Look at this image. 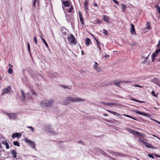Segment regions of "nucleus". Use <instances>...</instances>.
Here are the masks:
<instances>
[{
    "label": "nucleus",
    "instance_id": "obj_1",
    "mask_svg": "<svg viewBox=\"0 0 160 160\" xmlns=\"http://www.w3.org/2000/svg\"><path fill=\"white\" fill-rule=\"evenodd\" d=\"M54 102V100L52 99H46L42 100L39 103L40 105L43 107H52Z\"/></svg>",
    "mask_w": 160,
    "mask_h": 160
},
{
    "label": "nucleus",
    "instance_id": "obj_2",
    "mask_svg": "<svg viewBox=\"0 0 160 160\" xmlns=\"http://www.w3.org/2000/svg\"><path fill=\"white\" fill-rule=\"evenodd\" d=\"M66 100L68 102L71 101L73 102H83L85 101V100L82 98L71 97L66 98Z\"/></svg>",
    "mask_w": 160,
    "mask_h": 160
},
{
    "label": "nucleus",
    "instance_id": "obj_3",
    "mask_svg": "<svg viewBox=\"0 0 160 160\" xmlns=\"http://www.w3.org/2000/svg\"><path fill=\"white\" fill-rule=\"evenodd\" d=\"M68 39L69 42L75 45L76 44L75 38L74 36L72 34H70L68 37Z\"/></svg>",
    "mask_w": 160,
    "mask_h": 160
},
{
    "label": "nucleus",
    "instance_id": "obj_4",
    "mask_svg": "<svg viewBox=\"0 0 160 160\" xmlns=\"http://www.w3.org/2000/svg\"><path fill=\"white\" fill-rule=\"evenodd\" d=\"M5 113L6 114L10 119L15 120L17 119V114L14 113H8V112H5Z\"/></svg>",
    "mask_w": 160,
    "mask_h": 160
},
{
    "label": "nucleus",
    "instance_id": "obj_5",
    "mask_svg": "<svg viewBox=\"0 0 160 160\" xmlns=\"http://www.w3.org/2000/svg\"><path fill=\"white\" fill-rule=\"evenodd\" d=\"M25 141L26 143H28V145L32 148H35V144L33 141L27 138H25Z\"/></svg>",
    "mask_w": 160,
    "mask_h": 160
},
{
    "label": "nucleus",
    "instance_id": "obj_6",
    "mask_svg": "<svg viewBox=\"0 0 160 160\" xmlns=\"http://www.w3.org/2000/svg\"><path fill=\"white\" fill-rule=\"evenodd\" d=\"M11 90V88L10 86H8L2 90V95H4L10 93Z\"/></svg>",
    "mask_w": 160,
    "mask_h": 160
},
{
    "label": "nucleus",
    "instance_id": "obj_7",
    "mask_svg": "<svg viewBox=\"0 0 160 160\" xmlns=\"http://www.w3.org/2000/svg\"><path fill=\"white\" fill-rule=\"evenodd\" d=\"M127 130L129 133L135 135H140L139 132L138 131L133 130L129 128H127Z\"/></svg>",
    "mask_w": 160,
    "mask_h": 160
},
{
    "label": "nucleus",
    "instance_id": "obj_8",
    "mask_svg": "<svg viewBox=\"0 0 160 160\" xmlns=\"http://www.w3.org/2000/svg\"><path fill=\"white\" fill-rule=\"evenodd\" d=\"M99 64L96 62H95V65L93 66L94 69L98 72H100L101 71V68L98 67Z\"/></svg>",
    "mask_w": 160,
    "mask_h": 160
},
{
    "label": "nucleus",
    "instance_id": "obj_9",
    "mask_svg": "<svg viewBox=\"0 0 160 160\" xmlns=\"http://www.w3.org/2000/svg\"><path fill=\"white\" fill-rule=\"evenodd\" d=\"M135 112L139 114L142 116H145L147 117H148L149 116V114L148 113L142 112L138 111H135Z\"/></svg>",
    "mask_w": 160,
    "mask_h": 160
},
{
    "label": "nucleus",
    "instance_id": "obj_10",
    "mask_svg": "<svg viewBox=\"0 0 160 160\" xmlns=\"http://www.w3.org/2000/svg\"><path fill=\"white\" fill-rule=\"evenodd\" d=\"M131 29H130L131 33L133 34H136L135 29L134 26L133 24L131 23Z\"/></svg>",
    "mask_w": 160,
    "mask_h": 160
},
{
    "label": "nucleus",
    "instance_id": "obj_11",
    "mask_svg": "<svg viewBox=\"0 0 160 160\" xmlns=\"http://www.w3.org/2000/svg\"><path fill=\"white\" fill-rule=\"evenodd\" d=\"M144 144L146 146V147H147L148 148H152V149H156V147L152 145L150 143H147L146 142H145Z\"/></svg>",
    "mask_w": 160,
    "mask_h": 160
},
{
    "label": "nucleus",
    "instance_id": "obj_12",
    "mask_svg": "<svg viewBox=\"0 0 160 160\" xmlns=\"http://www.w3.org/2000/svg\"><path fill=\"white\" fill-rule=\"evenodd\" d=\"M111 153L112 154H113V155H114L116 156H120L122 157H123L125 156V155L124 154L120 153L119 152H111Z\"/></svg>",
    "mask_w": 160,
    "mask_h": 160
},
{
    "label": "nucleus",
    "instance_id": "obj_13",
    "mask_svg": "<svg viewBox=\"0 0 160 160\" xmlns=\"http://www.w3.org/2000/svg\"><path fill=\"white\" fill-rule=\"evenodd\" d=\"M21 92L22 93V96L21 97V100L22 101H25V95L24 93V92L23 90H21Z\"/></svg>",
    "mask_w": 160,
    "mask_h": 160
},
{
    "label": "nucleus",
    "instance_id": "obj_14",
    "mask_svg": "<svg viewBox=\"0 0 160 160\" xmlns=\"http://www.w3.org/2000/svg\"><path fill=\"white\" fill-rule=\"evenodd\" d=\"M152 82L157 85L159 86L160 87V81H159L158 79L154 78H153L152 80Z\"/></svg>",
    "mask_w": 160,
    "mask_h": 160
},
{
    "label": "nucleus",
    "instance_id": "obj_15",
    "mask_svg": "<svg viewBox=\"0 0 160 160\" xmlns=\"http://www.w3.org/2000/svg\"><path fill=\"white\" fill-rule=\"evenodd\" d=\"M11 153L12 155V157L14 158H16L17 157V155L18 153L15 150H12L11 151Z\"/></svg>",
    "mask_w": 160,
    "mask_h": 160
},
{
    "label": "nucleus",
    "instance_id": "obj_16",
    "mask_svg": "<svg viewBox=\"0 0 160 160\" xmlns=\"http://www.w3.org/2000/svg\"><path fill=\"white\" fill-rule=\"evenodd\" d=\"M21 136V134L19 133H13L12 135V137L13 138H15L16 137L19 138Z\"/></svg>",
    "mask_w": 160,
    "mask_h": 160
},
{
    "label": "nucleus",
    "instance_id": "obj_17",
    "mask_svg": "<svg viewBox=\"0 0 160 160\" xmlns=\"http://www.w3.org/2000/svg\"><path fill=\"white\" fill-rule=\"evenodd\" d=\"M62 4H63L64 6L67 7H68L70 5L68 1H62Z\"/></svg>",
    "mask_w": 160,
    "mask_h": 160
},
{
    "label": "nucleus",
    "instance_id": "obj_18",
    "mask_svg": "<svg viewBox=\"0 0 160 160\" xmlns=\"http://www.w3.org/2000/svg\"><path fill=\"white\" fill-rule=\"evenodd\" d=\"M88 2L87 0H85L84 2V7L86 10L88 9Z\"/></svg>",
    "mask_w": 160,
    "mask_h": 160
},
{
    "label": "nucleus",
    "instance_id": "obj_19",
    "mask_svg": "<svg viewBox=\"0 0 160 160\" xmlns=\"http://www.w3.org/2000/svg\"><path fill=\"white\" fill-rule=\"evenodd\" d=\"M2 143L6 146V148L7 149H8L9 148V145L8 144L7 140H5L4 141H2Z\"/></svg>",
    "mask_w": 160,
    "mask_h": 160
},
{
    "label": "nucleus",
    "instance_id": "obj_20",
    "mask_svg": "<svg viewBox=\"0 0 160 160\" xmlns=\"http://www.w3.org/2000/svg\"><path fill=\"white\" fill-rule=\"evenodd\" d=\"M91 42V40L90 39L88 38H87L85 39V43L86 46H88Z\"/></svg>",
    "mask_w": 160,
    "mask_h": 160
},
{
    "label": "nucleus",
    "instance_id": "obj_21",
    "mask_svg": "<svg viewBox=\"0 0 160 160\" xmlns=\"http://www.w3.org/2000/svg\"><path fill=\"white\" fill-rule=\"evenodd\" d=\"M79 13L80 21L81 22L82 24H83L84 23V21L83 20V18L82 17V13L80 12H79Z\"/></svg>",
    "mask_w": 160,
    "mask_h": 160
},
{
    "label": "nucleus",
    "instance_id": "obj_22",
    "mask_svg": "<svg viewBox=\"0 0 160 160\" xmlns=\"http://www.w3.org/2000/svg\"><path fill=\"white\" fill-rule=\"evenodd\" d=\"M107 111L108 112H109L110 113H111L112 114L114 115H116V116H120L121 115L120 114L116 113L114 112L110 111L109 110H107Z\"/></svg>",
    "mask_w": 160,
    "mask_h": 160
},
{
    "label": "nucleus",
    "instance_id": "obj_23",
    "mask_svg": "<svg viewBox=\"0 0 160 160\" xmlns=\"http://www.w3.org/2000/svg\"><path fill=\"white\" fill-rule=\"evenodd\" d=\"M101 103L103 104L104 105H105L107 106H112L114 105L115 104L114 103H110L108 102H100Z\"/></svg>",
    "mask_w": 160,
    "mask_h": 160
},
{
    "label": "nucleus",
    "instance_id": "obj_24",
    "mask_svg": "<svg viewBox=\"0 0 160 160\" xmlns=\"http://www.w3.org/2000/svg\"><path fill=\"white\" fill-rule=\"evenodd\" d=\"M147 27L145 28V30H148L151 28V26L149 22H147Z\"/></svg>",
    "mask_w": 160,
    "mask_h": 160
},
{
    "label": "nucleus",
    "instance_id": "obj_25",
    "mask_svg": "<svg viewBox=\"0 0 160 160\" xmlns=\"http://www.w3.org/2000/svg\"><path fill=\"white\" fill-rule=\"evenodd\" d=\"M157 55H156V54L155 53H153L152 55V61L153 62H154L155 60V58L156 56Z\"/></svg>",
    "mask_w": 160,
    "mask_h": 160
},
{
    "label": "nucleus",
    "instance_id": "obj_26",
    "mask_svg": "<svg viewBox=\"0 0 160 160\" xmlns=\"http://www.w3.org/2000/svg\"><path fill=\"white\" fill-rule=\"evenodd\" d=\"M104 20L106 22H108L109 20L108 17L107 16H104L103 17Z\"/></svg>",
    "mask_w": 160,
    "mask_h": 160
},
{
    "label": "nucleus",
    "instance_id": "obj_27",
    "mask_svg": "<svg viewBox=\"0 0 160 160\" xmlns=\"http://www.w3.org/2000/svg\"><path fill=\"white\" fill-rule=\"evenodd\" d=\"M121 6L122 9V11L123 12H124V11L126 8V5L123 4H121Z\"/></svg>",
    "mask_w": 160,
    "mask_h": 160
},
{
    "label": "nucleus",
    "instance_id": "obj_28",
    "mask_svg": "<svg viewBox=\"0 0 160 160\" xmlns=\"http://www.w3.org/2000/svg\"><path fill=\"white\" fill-rule=\"evenodd\" d=\"M124 116H126V117H128L129 118H132L133 119H134V120H137V119L132 117L131 116H130V115H127V114H123Z\"/></svg>",
    "mask_w": 160,
    "mask_h": 160
},
{
    "label": "nucleus",
    "instance_id": "obj_29",
    "mask_svg": "<svg viewBox=\"0 0 160 160\" xmlns=\"http://www.w3.org/2000/svg\"><path fill=\"white\" fill-rule=\"evenodd\" d=\"M39 3V0H34V1L33 2V3L32 4V6L33 7H35V4L36 3Z\"/></svg>",
    "mask_w": 160,
    "mask_h": 160
},
{
    "label": "nucleus",
    "instance_id": "obj_30",
    "mask_svg": "<svg viewBox=\"0 0 160 160\" xmlns=\"http://www.w3.org/2000/svg\"><path fill=\"white\" fill-rule=\"evenodd\" d=\"M155 8L157 9V11L160 14V7L158 5H156L155 6Z\"/></svg>",
    "mask_w": 160,
    "mask_h": 160
},
{
    "label": "nucleus",
    "instance_id": "obj_31",
    "mask_svg": "<svg viewBox=\"0 0 160 160\" xmlns=\"http://www.w3.org/2000/svg\"><path fill=\"white\" fill-rule=\"evenodd\" d=\"M13 144L17 146H20L19 143L18 141H14L13 142Z\"/></svg>",
    "mask_w": 160,
    "mask_h": 160
},
{
    "label": "nucleus",
    "instance_id": "obj_32",
    "mask_svg": "<svg viewBox=\"0 0 160 160\" xmlns=\"http://www.w3.org/2000/svg\"><path fill=\"white\" fill-rule=\"evenodd\" d=\"M103 154L106 157H108L110 160L111 159V158H112V157H111L108 154H107L106 153L104 152H103Z\"/></svg>",
    "mask_w": 160,
    "mask_h": 160
},
{
    "label": "nucleus",
    "instance_id": "obj_33",
    "mask_svg": "<svg viewBox=\"0 0 160 160\" xmlns=\"http://www.w3.org/2000/svg\"><path fill=\"white\" fill-rule=\"evenodd\" d=\"M8 72L9 73L11 74L12 73L13 71L11 68H9L8 70Z\"/></svg>",
    "mask_w": 160,
    "mask_h": 160
},
{
    "label": "nucleus",
    "instance_id": "obj_34",
    "mask_svg": "<svg viewBox=\"0 0 160 160\" xmlns=\"http://www.w3.org/2000/svg\"><path fill=\"white\" fill-rule=\"evenodd\" d=\"M42 41L43 42V43H44V44L47 47V48H49V46L48 45V44H47V43L46 42V41L45 40H43Z\"/></svg>",
    "mask_w": 160,
    "mask_h": 160
},
{
    "label": "nucleus",
    "instance_id": "obj_35",
    "mask_svg": "<svg viewBox=\"0 0 160 160\" xmlns=\"http://www.w3.org/2000/svg\"><path fill=\"white\" fill-rule=\"evenodd\" d=\"M73 10V8L72 6H71L70 8L69 9L68 11V12H72Z\"/></svg>",
    "mask_w": 160,
    "mask_h": 160
},
{
    "label": "nucleus",
    "instance_id": "obj_36",
    "mask_svg": "<svg viewBox=\"0 0 160 160\" xmlns=\"http://www.w3.org/2000/svg\"><path fill=\"white\" fill-rule=\"evenodd\" d=\"M120 82H114V84L117 86H118V87H120Z\"/></svg>",
    "mask_w": 160,
    "mask_h": 160
},
{
    "label": "nucleus",
    "instance_id": "obj_37",
    "mask_svg": "<svg viewBox=\"0 0 160 160\" xmlns=\"http://www.w3.org/2000/svg\"><path fill=\"white\" fill-rule=\"evenodd\" d=\"M103 33L105 35H108V32H107V31L105 29H103Z\"/></svg>",
    "mask_w": 160,
    "mask_h": 160
},
{
    "label": "nucleus",
    "instance_id": "obj_38",
    "mask_svg": "<svg viewBox=\"0 0 160 160\" xmlns=\"http://www.w3.org/2000/svg\"><path fill=\"white\" fill-rule=\"evenodd\" d=\"M28 128H30V130L32 132H33L34 131V128L31 126H28L27 127Z\"/></svg>",
    "mask_w": 160,
    "mask_h": 160
},
{
    "label": "nucleus",
    "instance_id": "obj_39",
    "mask_svg": "<svg viewBox=\"0 0 160 160\" xmlns=\"http://www.w3.org/2000/svg\"><path fill=\"white\" fill-rule=\"evenodd\" d=\"M27 95L28 97L27 98L29 100L31 99V97L29 93H28Z\"/></svg>",
    "mask_w": 160,
    "mask_h": 160
},
{
    "label": "nucleus",
    "instance_id": "obj_40",
    "mask_svg": "<svg viewBox=\"0 0 160 160\" xmlns=\"http://www.w3.org/2000/svg\"><path fill=\"white\" fill-rule=\"evenodd\" d=\"M134 86L136 87H138L140 88H142L143 86H142L139 85L138 84H134Z\"/></svg>",
    "mask_w": 160,
    "mask_h": 160
},
{
    "label": "nucleus",
    "instance_id": "obj_41",
    "mask_svg": "<svg viewBox=\"0 0 160 160\" xmlns=\"http://www.w3.org/2000/svg\"><path fill=\"white\" fill-rule=\"evenodd\" d=\"M28 51L30 53H31L30 44L28 42Z\"/></svg>",
    "mask_w": 160,
    "mask_h": 160
},
{
    "label": "nucleus",
    "instance_id": "obj_42",
    "mask_svg": "<svg viewBox=\"0 0 160 160\" xmlns=\"http://www.w3.org/2000/svg\"><path fill=\"white\" fill-rule=\"evenodd\" d=\"M34 42L36 44H37L38 42L36 38V36L34 37Z\"/></svg>",
    "mask_w": 160,
    "mask_h": 160
},
{
    "label": "nucleus",
    "instance_id": "obj_43",
    "mask_svg": "<svg viewBox=\"0 0 160 160\" xmlns=\"http://www.w3.org/2000/svg\"><path fill=\"white\" fill-rule=\"evenodd\" d=\"M133 100L134 101H136V102H137L140 103H144V102H143V101H139V100H136V99H133Z\"/></svg>",
    "mask_w": 160,
    "mask_h": 160
},
{
    "label": "nucleus",
    "instance_id": "obj_44",
    "mask_svg": "<svg viewBox=\"0 0 160 160\" xmlns=\"http://www.w3.org/2000/svg\"><path fill=\"white\" fill-rule=\"evenodd\" d=\"M152 121H154L156 122H157V123H158V124H159L160 125V122L159 121H158L157 120H156V119H153V118H151V119Z\"/></svg>",
    "mask_w": 160,
    "mask_h": 160
},
{
    "label": "nucleus",
    "instance_id": "obj_45",
    "mask_svg": "<svg viewBox=\"0 0 160 160\" xmlns=\"http://www.w3.org/2000/svg\"><path fill=\"white\" fill-rule=\"evenodd\" d=\"M61 87H62V88H63L65 89H66V88H68L69 89H70V88H68L67 86H64V85H61Z\"/></svg>",
    "mask_w": 160,
    "mask_h": 160
},
{
    "label": "nucleus",
    "instance_id": "obj_46",
    "mask_svg": "<svg viewBox=\"0 0 160 160\" xmlns=\"http://www.w3.org/2000/svg\"><path fill=\"white\" fill-rule=\"evenodd\" d=\"M148 156L152 158H154L153 157L151 153L148 154Z\"/></svg>",
    "mask_w": 160,
    "mask_h": 160
},
{
    "label": "nucleus",
    "instance_id": "obj_47",
    "mask_svg": "<svg viewBox=\"0 0 160 160\" xmlns=\"http://www.w3.org/2000/svg\"><path fill=\"white\" fill-rule=\"evenodd\" d=\"M112 1L115 2L116 4L117 5H118L119 2L118 1L116 0H112Z\"/></svg>",
    "mask_w": 160,
    "mask_h": 160
},
{
    "label": "nucleus",
    "instance_id": "obj_48",
    "mask_svg": "<svg viewBox=\"0 0 160 160\" xmlns=\"http://www.w3.org/2000/svg\"><path fill=\"white\" fill-rule=\"evenodd\" d=\"M138 140L140 142H142L143 144H144V143L145 142L142 140L140 138H139Z\"/></svg>",
    "mask_w": 160,
    "mask_h": 160
},
{
    "label": "nucleus",
    "instance_id": "obj_49",
    "mask_svg": "<svg viewBox=\"0 0 160 160\" xmlns=\"http://www.w3.org/2000/svg\"><path fill=\"white\" fill-rule=\"evenodd\" d=\"M151 94L152 95L154 96V97H156V95L155 94V92L153 91H152L151 92Z\"/></svg>",
    "mask_w": 160,
    "mask_h": 160
},
{
    "label": "nucleus",
    "instance_id": "obj_50",
    "mask_svg": "<svg viewBox=\"0 0 160 160\" xmlns=\"http://www.w3.org/2000/svg\"><path fill=\"white\" fill-rule=\"evenodd\" d=\"M31 92L34 95H36V93L35 91L33 90L32 89L31 90Z\"/></svg>",
    "mask_w": 160,
    "mask_h": 160
},
{
    "label": "nucleus",
    "instance_id": "obj_51",
    "mask_svg": "<svg viewBox=\"0 0 160 160\" xmlns=\"http://www.w3.org/2000/svg\"><path fill=\"white\" fill-rule=\"evenodd\" d=\"M78 143H81L82 145H83L84 144L83 142L82 141H81V140H80V141H78Z\"/></svg>",
    "mask_w": 160,
    "mask_h": 160
},
{
    "label": "nucleus",
    "instance_id": "obj_52",
    "mask_svg": "<svg viewBox=\"0 0 160 160\" xmlns=\"http://www.w3.org/2000/svg\"><path fill=\"white\" fill-rule=\"evenodd\" d=\"M104 120L108 122H111V120H109V119H104Z\"/></svg>",
    "mask_w": 160,
    "mask_h": 160
},
{
    "label": "nucleus",
    "instance_id": "obj_53",
    "mask_svg": "<svg viewBox=\"0 0 160 160\" xmlns=\"http://www.w3.org/2000/svg\"><path fill=\"white\" fill-rule=\"evenodd\" d=\"M157 47L158 48H159V47L160 48V40H159L158 43L157 45Z\"/></svg>",
    "mask_w": 160,
    "mask_h": 160
},
{
    "label": "nucleus",
    "instance_id": "obj_54",
    "mask_svg": "<svg viewBox=\"0 0 160 160\" xmlns=\"http://www.w3.org/2000/svg\"><path fill=\"white\" fill-rule=\"evenodd\" d=\"M97 22L99 24H101L102 23L101 21L100 20H97Z\"/></svg>",
    "mask_w": 160,
    "mask_h": 160
},
{
    "label": "nucleus",
    "instance_id": "obj_55",
    "mask_svg": "<svg viewBox=\"0 0 160 160\" xmlns=\"http://www.w3.org/2000/svg\"><path fill=\"white\" fill-rule=\"evenodd\" d=\"M93 6H94V7H98L97 4V3H96V2L95 3H93Z\"/></svg>",
    "mask_w": 160,
    "mask_h": 160
},
{
    "label": "nucleus",
    "instance_id": "obj_56",
    "mask_svg": "<svg viewBox=\"0 0 160 160\" xmlns=\"http://www.w3.org/2000/svg\"><path fill=\"white\" fill-rule=\"evenodd\" d=\"M97 45V46L98 47V49H99L100 50H101V47H100L99 44H98V45Z\"/></svg>",
    "mask_w": 160,
    "mask_h": 160
},
{
    "label": "nucleus",
    "instance_id": "obj_57",
    "mask_svg": "<svg viewBox=\"0 0 160 160\" xmlns=\"http://www.w3.org/2000/svg\"><path fill=\"white\" fill-rule=\"evenodd\" d=\"M95 39L96 41L97 42V45H98V44H99V41L97 40V39L96 38H94Z\"/></svg>",
    "mask_w": 160,
    "mask_h": 160
},
{
    "label": "nucleus",
    "instance_id": "obj_58",
    "mask_svg": "<svg viewBox=\"0 0 160 160\" xmlns=\"http://www.w3.org/2000/svg\"><path fill=\"white\" fill-rule=\"evenodd\" d=\"M155 156L157 157L158 158H160V156L158 155H155Z\"/></svg>",
    "mask_w": 160,
    "mask_h": 160
},
{
    "label": "nucleus",
    "instance_id": "obj_59",
    "mask_svg": "<svg viewBox=\"0 0 160 160\" xmlns=\"http://www.w3.org/2000/svg\"><path fill=\"white\" fill-rule=\"evenodd\" d=\"M109 56H110L109 55H106L105 56V57H109Z\"/></svg>",
    "mask_w": 160,
    "mask_h": 160
},
{
    "label": "nucleus",
    "instance_id": "obj_60",
    "mask_svg": "<svg viewBox=\"0 0 160 160\" xmlns=\"http://www.w3.org/2000/svg\"><path fill=\"white\" fill-rule=\"evenodd\" d=\"M8 65H9V66H10V68H11V67H13V66H12V65H11V64H9Z\"/></svg>",
    "mask_w": 160,
    "mask_h": 160
},
{
    "label": "nucleus",
    "instance_id": "obj_61",
    "mask_svg": "<svg viewBox=\"0 0 160 160\" xmlns=\"http://www.w3.org/2000/svg\"><path fill=\"white\" fill-rule=\"evenodd\" d=\"M40 37L41 38V39H42V41H43V40H44L43 38L41 36H40Z\"/></svg>",
    "mask_w": 160,
    "mask_h": 160
},
{
    "label": "nucleus",
    "instance_id": "obj_62",
    "mask_svg": "<svg viewBox=\"0 0 160 160\" xmlns=\"http://www.w3.org/2000/svg\"><path fill=\"white\" fill-rule=\"evenodd\" d=\"M103 116H108L107 114H105V113H103Z\"/></svg>",
    "mask_w": 160,
    "mask_h": 160
},
{
    "label": "nucleus",
    "instance_id": "obj_63",
    "mask_svg": "<svg viewBox=\"0 0 160 160\" xmlns=\"http://www.w3.org/2000/svg\"><path fill=\"white\" fill-rule=\"evenodd\" d=\"M111 159H112L113 160H116L115 158H113L112 157V158H111Z\"/></svg>",
    "mask_w": 160,
    "mask_h": 160
},
{
    "label": "nucleus",
    "instance_id": "obj_64",
    "mask_svg": "<svg viewBox=\"0 0 160 160\" xmlns=\"http://www.w3.org/2000/svg\"><path fill=\"white\" fill-rule=\"evenodd\" d=\"M63 35H66V32H63Z\"/></svg>",
    "mask_w": 160,
    "mask_h": 160
}]
</instances>
